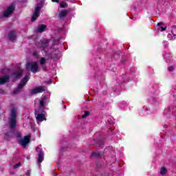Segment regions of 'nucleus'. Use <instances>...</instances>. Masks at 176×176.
Here are the masks:
<instances>
[{
    "mask_svg": "<svg viewBox=\"0 0 176 176\" xmlns=\"http://www.w3.org/2000/svg\"><path fill=\"white\" fill-rule=\"evenodd\" d=\"M20 166H21V164L18 163V164L14 165V168H19V167H20Z\"/></svg>",
    "mask_w": 176,
    "mask_h": 176,
    "instance_id": "nucleus-24",
    "label": "nucleus"
},
{
    "mask_svg": "<svg viewBox=\"0 0 176 176\" xmlns=\"http://www.w3.org/2000/svg\"><path fill=\"white\" fill-rule=\"evenodd\" d=\"M164 58H166L167 60H170V58H171V54L170 56H168V54H166L165 55H164Z\"/></svg>",
    "mask_w": 176,
    "mask_h": 176,
    "instance_id": "nucleus-23",
    "label": "nucleus"
},
{
    "mask_svg": "<svg viewBox=\"0 0 176 176\" xmlns=\"http://www.w3.org/2000/svg\"><path fill=\"white\" fill-rule=\"evenodd\" d=\"M28 80H30V74L25 76L23 79L21 80V83L18 85L16 90L14 91L13 94H17L20 91V90H21V89H23V87H24V86H25V85L27 84V82H28Z\"/></svg>",
    "mask_w": 176,
    "mask_h": 176,
    "instance_id": "nucleus-3",
    "label": "nucleus"
},
{
    "mask_svg": "<svg viewBox=\"0 0 176 176\" xmlns=\"http://www.w3.org/2000/svg\"><path fill=\"white\" fill-rule=\"evenodd\" d=\"M33 56H34V57H38V56H39V52H38V51H34V52H33Z\"/></svg>",
    "mask_w": 176,
    "mask_h": 176,
    "instance_id": "nucleus-22",
    "label": "nucleus"
},
{
    "mask_svg": "<svg viewBox=\"0 0 176 176\" xmlns=\"http://www.w3.org/2000/svg\"><path fill=\"white\" fill-rule=\"evenodd\" d=\"M90 115V113L89 111H85V114L82 116V119H85L87 116H89Z\"/></svg>",
    "mask_w": 176,
    "mask_h": 176,
    "instance_id": "nucleus-21",
    "label": "nucleus"
},
{
    "mask_svg": "<svg viewBox=\"0 0 176 176\" xmlns=\"http://www.w3.org/2000/svg\"><path fill=\"white\" fill-rule=\"evenodd\" d=\"M60 8H66L67 7V3L65 1L60 3Z\"/></svg>",
    "mask_w": 176,
    "mask_h": 176,
    "instance_id": "nucleus-20",
    "label": "nucleus"
},
{
    "mask_svg": "<svg viewBox=\"0 0 176 176\" xmlns=\"http://www.w3.org/2000/svg\"><path fill=\"white\" fill-rule=\"evenodd\" d=\"M157 25L159 31L161 32L166 31V29L167 28L166 26H163V23H158Z\"/></svg>",
    "mask_w": 176,
    "mask_h": 176,
    "instance_id": "nucleus-15",
    "label": "nucleus"
},
{
    "mask_svg": "<svg viewBox=\"0 0 176 176\" xmlns=\"http://www.w3.org/2000/svg\"><path fill=\"white\" fill-rule=\"evenodd\" d=\"M160 173L162 175H166L167 174V169L165 167H162Z\"/></svg>",
    "mask_w": 176,
    "mask_h": 176,
    "instance_id": "nucleus-19",
    "label": "nucleus"
},
{
    "mask_svg": "<svg viewBox=\"0 0 176 176\" xmlns=\"http://www.w3.org/2000/svg\"><path fill=\"white\" fill-rule=\"evenodd\" d=\"M164 44L165 45V46H168V43H167V41L164 42Z\"/></svg>",
    "mask_w": 176,
    "mask_h": 176,
    "instance_id": "nucleus-30",
    "label": "nucleus"
},
{
    "mask_svg": "<svg viewBox=\"0 0 176 176\" xmlns=\"http://www.w3.org/2000/svg\"><path fill=\"white\" fill-rule=\"evenodd\" d=\"M171 34H168V38L169 41H174L176 36V26L173 25L170 29Z\"/></svg>",
    "mask_w": 176,
    "mask_h": 176,
    "instance_id": "nucleus-5",
    "label": "nucleus"
},
{
    "mask_svg": "<svg viewBox=\"0 0 176 176\" xmlns=\"http://www.w3.org/2000/svg\"><path fill=\"white\" fill-rule=\"evenodd\" d=\"M5 91L3 89H0V94H3Z\"/></svg>",
    "mask_w": 176,
    "mask_h": 176,
    "instance_id": "nucleus-29",
    "label": "nucleus"
},
{
    "mask_svg": "<svg viewBox=\"0 0 176 176\" xmlns=\"http://www.w3.org/2000/svg\"><path fill=\"white\" fill-rule=\"evenodd\" d=\"M45 91L44 87H38L30 91V94H38V93H43Z\"/></svg>",
    "mask_w": 176,
    "mask_h": 176,
    "instance_id": "nucleus-8",
    "label": "nucleus"
},
{
    "mask_svg": "<svg viewBox=\"0 0 176 176\" xmlns=\"http://www.w3.org/2000/svg\"><path fill=\"white\" fill-rule=\"evenodd\" d=\"M14 10V4H11L6 10L3 14L4 17H9L10 14H12Z\"/></svg>",
    "mask_w": 176,
    "mask_h": 176,
    "instance_id": "nucleus-6",
    "label": "nucleus"
},
{
    "mask_svg": "<svg viewBox=\"0 0 176 176\" xmlns=\"http://www.w3.org/2000/svg\"><path fill=\"white\" fill-rule=\"evenodd\" d=\"M68 13V11L64 10H62L60 13H59V17L60 19H64L65 16H67V14Z\"/></svg>",
    "mask_w": 176,
    "mask_h": 176,
    "instance_id": "nucleus-16",
    "label": "nucleus"
},
{
    "mask_svg": "<svg viewBox=\"0 0 176 176\" xmlns=\"http://www.w3.org/2000/svg\"><path fill=\"white\" fill-rule=\"evenodd\" d=\"M21 75H23V70L19 69L12 74V78L16 80V79H20V78H21Z\"/></svg>",
    "mask_w": 176,
    "mask_h": 176,
    "instance_id": "nucleus-10",
    "label": "nucleus"
},
{
    "mask_svg": "<svg viewBox=\"0 0 176 176\" xmlns=\"http://www.w3.org/2000/svg\"><path fill=\"white\" fill-rule=\"evenodd\" d=\"M49 101L47 96H44L40 100V109L35 111V116L37 122L41 123L43 120H46V111L41 109H45V105Z\"/></svg>",
    "mask_w": 176,
    "mask_h": 176,
    "instance_id": "nucleus-1",
    "label": "nucleus"
},
{
    "mask_svg": "<svg viewBox=\"0 0 176 176\" xmlns=\"http://www.w3.org/2000/svg\"><path fill=\"white\" fill-rule=\"evenodd\" d=\"M36 151L39 153L38 163H42L43 162V151H42V148H36Z\"/></svg>",
    "mask_w": 176,
    "mask_h": 176,
    "instance_id": "nucleus-12",
    "label": "nucleus"
},
{
    "mask_svg": "<svg viewBox=\"0 0 176 176\" xmlns=\"http://www.w3.org/2000/svg\"><path fill=\"white\" fill-rule=\"evenodd\" d=\"M41 10V6H37L36 7L35 11L32 16V21H35L38 17H39V12Z\"/></svg>",
    "mask_w": 176,
    "mask_h": 176,
    "instance_id": "nucleus-7",
    "label": "nucleus"
},
{
    "mask_svg": "<svg viewBox=\"0 0 176 176\" xmlns=\"http://www.w3.org/2000/svg\"><path fill=\"white\" fill-rule=\"evenodd\" d=\"M30 138H31L30 135L25 136L23 139L19 141L20 145H21V146H25V145L30 143Z\"/></svg>",
    "mask_w": 176,
    "mask_h": 176,
    "instance_id": "nucleus-9",
    "label": "nucleus"
},
{
    "mask_svg": "<svg viewBox=\"0 0 176 176\" xmlns=\"http://www.w3.org/2000/svg\"><path fill=\"white\" fill-rule=\"evenodd\" d=\"M48 43H49V41H41L38 43V47L43 49V50H46V49L47 48L48 46Z\"/></svg>",
    "mask_w": 176,
    "mask_h": 176,
    "instance_id": "nucleus-11",
    "label": "nucleus"
},
{
    "mask_svg": "<svg viewBox=\"0 0 176 176\" xmlns=\"http://www.w3.org/2000/svg\"><path fill=\"white\" fill-rule=\"evenodd\" d=\"M46 30V25H40L38 29H37V32H43Z\"/></svg>",
    "mask_w": 176,
    "mask_h": 176,
    "instance_id": "nucleus-18",
    "label": "nucleus"
},
{
    "mask_svg": "<svg viewBox=\"0 0 176 176\" xmlns=\"http://www.w3.org/2000/svg\"><path fill=\"white\" fill-rule=\"evenodd\" d=\"M10 41H16V33L10 32L8 34Z\"/></svg>",
    "mask_w": 176,
    "mask_h": 176,
    "instance_id": "nucleus-14",
    "label": "nucleus"
},
{
    "mask_svg": "<svg viewBox=\"0 0 176 176\" xmlns=\"http://www.w3.org/2000/svg\"><path fill=\"white\" fill-rule=\"evenodd\" d=\"M27 69H30L32 74H36L38 69H39V66L38 65V62H28L26 64Z\"/></svg>",
    "mask_w": 176,
    "mask_h": 176,
    "instance_id": "nucleus-4",
    "label": "nucleus"
},
{
    "mask_svg": "<svg viewBox=\"0 0 176 176\" xmlns=\"http://www.w3.org/2000/svg\"><path fill=\"white\" fill-rule=\"evenodd\" d=\"M168 71H170V72L174 71V67H173V66L168 67Z\"/></svg>",
    "mask_w": 176,
    "mask_h": 176,
    "instance_id": "nucleus-26",
    "label": "nucleus"
},
{
    "mask_svg": "<svg viewBox=\"0 0 176 176\" xmlns=\"http://www.w3.org/2000/svg\"><path fill=\"white\" fill-rule=\"evenodd\" d=\"M16 116H17V109L15 107H13L11 109L10 117V120H9L10 129H14V127H16Z\"/></svg>",
    "mask_w": 176,
    "mask_h": 176,
    "instance_id": "nucleus-2",
    "label": "nucleus"
},
{
    "mask_svg": "<svg viewBox=\"0 0 176 176\" xmlns=\"http://www.w3.org/2000/svg\"><path fill=\"white\" fill-rule=\"evenodd\" d=\"M26 175H30V173H26Z\"/></svg>",
    "mask_w": 176,
    "mask_h": 176,
    "instance_id": "nucleus-31",
    "label": "nucleus"
},
{
    "mask_svg": "<svg viewBox=\"0 0 176 176\" xmlns=\"http://www.w3.org/2000/svg\"><path fill=\"white\" fill-rule=\"evenodd\" d=\"M19 137H21L20 133H19Z\"/></svg>",
    "mask_w": 176,
    "mask_h": 176,
    "instance_id": "nucleus-32",
    "label": "nucleus"
},
{
    "mask_svg": "<svg viewBox=\"0 0 176 176\" xmlns=\"http://www.w3.org/2000/svg\"><path fill=\"white\" fill-rule=\"evenodd\" d=\"M6 82H9V77L8 76H0V85H3V83H6Z\"/></svg>",
    "mask_w": 176,
    "mask_h": 176,
    "instance_id": "nucleus-13",
    "label": "nucleus"
},
{
    "mask_svg": "<svg viewBox=\"0 0 176 176\" xmlns=\"http://www.w3.org/2000/svg\"><path fill=\"white\" fill-rule=\"evenodd\" d=\"M91 156H96V157H100V154L98 153H93Z\"/></svg>",
    "mask_w": 176,
    "mask_h": 176,
    "instance_id": "nucleus-25",
    "label": "nucleus"
},
{
    "mask_svg": "<svg viewBox=\"0 0 176 176\" xmlns=\"http://www.w3.org/2000/svg\"><path fill=\"white\" fill-rule=\"evenodd\" d=\"M120 107L121 108H126V107H127V103H125L124 107L122 106V104H121Z\"/></svg>",
    "mask_w": 176,
    "mask_h": 176,
    "instance_id": "nucleus-28",
    "label": "nucleus"
},
{
    "mask_svg": "<svg viewBox=\"0 0 176 176\" xmlns=\"http://www.w3.org/2000/svg\"><path fill=\"white\" fill-rule=\"evenodd\" d=\"M52 2H56V3H58V2H60V0H52Z\"/></svg>",
    "mask_w": 176,
    "mask_h": 176,
    "instance_id": "nucleus-27",
    "label": "nucleus"
},
{
    "mask_svg": "<svg viewBox=\"0 0 176 176\" xmlns=\"http://www.w3.org/2000/svg\"><path fill=\"white\" fill-rule=\"evenodd\" d=\"M39 63L40 65H41V67H43V65H45V64L47 63V59H46L45 57H41L40 58Z\"/></svg>",
    "mask_w": 176,
    "mask_h": 176,
    "instance_id": "nucleus-17",
    "label": "nucleus"
}]
</instances>
